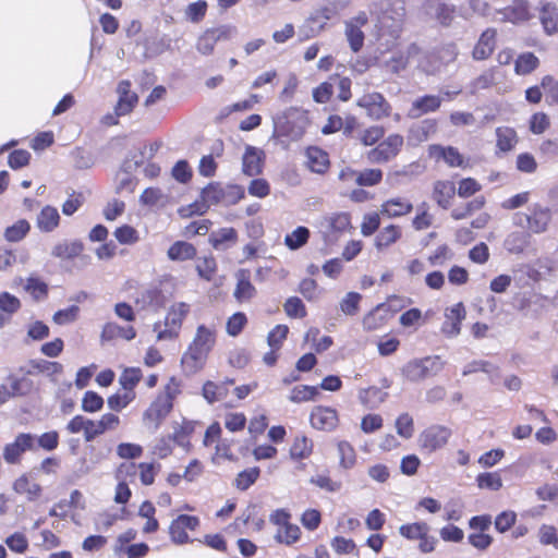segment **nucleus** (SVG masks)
Masks as SVG:
<instances>
[{
    "label": "nucleus",
    "instance_id": "obj_1",
    "mask_svg": "<svg viewBox=\"0 0 558 558\" xmlns=\"http://www.w3.org/2000/svg\"><path fill=\"white\" fill-rule=\"evenodd\" d=\"M217 339L218 329L215 325H198L192 341L181 357L183 369L189 374L202 371L217 344Z\"/></svg>",
    "mask_w": 558,
    "mask_h": 558
},
{
    "label": "nucleus",
    "instance_id": "obj_2",
    "mask_svg": "<svg viewBox=\"0 0 558 558\" xmlns=\"http://www.w3.org/2000/svg\"><path fill=\"white\" fill-rule=\"evenodd\" d=\"M180 383L175 377H170L163 389L155 397L143 413L146 426L157 429L172 412L174 400L180 395Z\"/></svg>",
    "mask_w": 558,
    "mask_h": 558
},
{
    "label": "nucleus",
    "instance_id": "obj_3",
    "mask_svg": "<svg viewBox=\"0 0 558 558\" xmlns=\"http://www.w3.org/2000/svg\"><path fill=\"white\" fill-rule=\"evenodd\" d=\"M143 378L140 367H125L119 376L120 388L107 399L110 410L121 412L137 397L136 387Z\"/></svg>",
    "mask_w": 558,
    "mask_h": 558
},
{
    "label": "nucleus",
    "instance_id": "obj_4",
    "mask_svg": "<svg viewBox=\"0 0 558 558\" xmlns=\"http://www.w3.org/2000/svg\"><path fill=\"white\" fill-rule=\"evenodd\" d=\"M310 124L308 112L298 107H290L274 119L275 134L299 141Z\"/></svg>",
    "mask_w": 558,
    "mask_h": 558
},
{
    "label": "nucleus",
    "instance_id": "obj_5",
    "mask_svg": "<svg viewBox=\"0 0 558 558\" xmlns=\"http://www.w3.org/2000/svg\"><path fill=\"white\" fill-rule=\"evenodd\" d=\"M517 227L526 229L530 233L541 234L548 230L553 221V210L541 203H534L526 213H517L513 217Z\"/></svg>",
    "mask_w": 558,
    "mask_h": 558
},
{
    "label": "nucleus",
    "instance_id": "obj_6",
    "mask_svg": "<svg viewBox=\"0 0 558 558\" xmlns=\"http://www.w3.org/2000/svg\"><path fill=\"white\" fill-rule=\"evenodd\" d=\"M201 197L213 205L233 206L245 197V190L239 184L222 185L220 182L208 183L201 192Z\"/></svg>",
    "mask_w": 558,
    "mask_h": 558
},
{
    "label": "nucleus",
    "instance_id": "obj_7",
    "mask_svg": "<svg viewBox=\"0 0 558 558\" xmlns=\"http://www.w3.org/2000/svg\"><path fill=\"white\" fill-rule=\"evenodd\" d=\"M403 146V136L399 133H391L366 151V159L369 163L374 165L388 163L400 154Z\"/></svg>",
    "mask_w": 558,
    "mask_h": 558
},
{
    "label": "nucleus",
    "instance_id": "obj_8",
    "mask_svg": "<svg viewBox=\"0 0 558 558\" xmlns=\"http://www.w3.org/2000/svg\"><path fill=\"white\" fill-rule=\"evenodd\" d=\"M269 521L277 526L275 541L291 546L300 541L302 532L299 525L291 522V513L286 509H276L271 512Z\"/></svg>",
    "mask_w": 558,
    "mask_h": 558
},
{
    "label": "nucleus",
    "instance_id": "obj_9",
    "mask_svg": "<svg viewBox=\"0 0 558 558\" xmlns=\"http://www.w3.org/2000/svg\"><path fill=\"white\" fill-rule=\"evenodd\" d=\"M356 106L363 109L373 121H381L392 117V106L379 92L363 94L356 101Z\"/></svg>",
    "mask_w": 558,
    "mask_h": 558
},
{
    "label": "nucleus",
    "instance_id": "obj_10",
    "mask_svg": "<svg viewBox=\"0 0 558 558\" xmlns=\"http://www.w3.org/2000/svg\"><path fill=\"white\" fill-rule=\"evenodd\" d=\"M201 526V519L193 514H179L170 521L168 535L174 545H186L194 539L190 537V532H196Z\"/></svg>",
    "mask_w": 558,
    "mask_h": 558
},
{
    "label": "nucleus",
    "instance_id": "obj_11",
    "mask_svg": "<svg viewBox=\"0 0 558 558\" xmlns=\"http://www.w3.org/2000/svg\"><path fill=\"white\" fill-rule=\"evenodd\" d=\"M337 13L336 4L323 5L316 9L300 27L302 40H307L319 35L327 25V22L337 15Z\"/></svg>",
    "mask_w": 558,
    "mask_h": 558
},
{
    "label": "nucleus",
    "instance_id": "obj_12",
    "mask_svg": "<svg viewBox=\"0 0 558 558\" xmlns=\"http://www.w3.org/2000/svg\"><path fill=\"white\" fill-rule=\"evenodd\" d=\"M452 436L445 425L434 424L423 429L418 436V447L423 452L432 453L442 449Z\"/></svg>",
    "mask_w": 558,
    "mask_h": 558
},
{
    "label": "nucleus",
    "instance_id": "obj_13",
    "mask_svg": "<svg viewBox=\"0 0 558 558\" xmlns=\"http://www.w3.org/2000/svg\"><path fill=\"white\" fill-rule=\"evenodd\" d=\"M440 368L441 363L438 356H427L407 363L402 368V375L409 381H421L436 375Z\"/></svg>",
    "mask_w": 558,
    "mask_h": 558
},
{
    "label": "nucleus",
    "instance_id": "obj_14",
    "mask_svg": "<svg viewBox=\"0 0 558 558\" xmlns=\"http://www.w3.org/2000/svg\"><path fill=\"white\" fill-rule=\"evenodd\" d=\"M191 312V305L185 302L173 303L165 317L166 329L160 331L158 339L175 338L182 328L183 322Z\"/></svg>",
    "mask_w": 558,
    "mask_h": 558
},
{
    "label": "nucleus",
    "instance_id": "obj_15",
    "mask_svg": "<svg viewBox=\"0 0 558 558\" xmlns=\"http://www.w3.org/2000/svg\"><path fill=\"white\" fill-rule=\"evenodd\" d=\"M232 33L233 27L230 25L206 28L197 38L196 49L201 54L209 56L214 52L217 43L229 40Z\"/></svg>",
    "mask_w": 558,
    "mask_h": 558
},
{
    "label": "nucleus",
    "instance_id": "obj_16",
    "mask_svg": "<svg viewBox=\"0 0 558 558\" xmlns=\"http://www.w3.org/2000/svg\"><path fill=\"white\" fill-rule=\"evenodd\" d=\"M36 436L31 433H20L14 440L3 447L2 456L8 464H20L26 451L35 449Z\"/></svg>",
    "mask_w": 558,
    "mask_h": 558
},
{
    "label": "nucleus",
    "instance_id": "obj_17",
    "mask_svg": "<svg viewBox=\"0 0 558 558\" xmlns=\"http://www.w3.org/2000/svg\"><path fill=\"white\" fill-rule=\"evenodd\" d=\"M339 421L338 411L331 407L316 405L310 414V423L317 430H335L339 425Z\"/></svg>",
    "mask_w": 558,
    "mask_h": 558
},
{
    "label": "nucleus",
    "instance_id": "obj_18",
    "mask_svg": "<svg viewBox=\"0 0 558 558\" xmlns=\"http://www.w3.org/2000/svg\"><path fill=\"white\" fill-rule=\"evenodd\" d=\"M428 156L436 162L444 161L450 168H464V156L457 147L433 144L428 147Z\"/></svg>",
    "mask_w": 558,
    "mask_h": 558
},
{
    "label": "nucleus",
    "instance_id": "obj_19",
    "mask_svg": "<svg viewBox=\"0 0 558 558\" xmlns=\"http://www.w3.org/2000/svg\"><path fill=\"white\" fill-rule=\"evenodd\" d=\"M466 317V308L463 302H458L447 307L444 313L441 331L448 337H457L461 332L462 322Z\"/></svg>",
    "mask_w": 558,
    "mask_h": 558
},
{
    "label": "nucleus",
    "instance_id": "obj_20",
    "mask_svg": "<svg viewBox=\"0 0 558 558\" xmlns=\"http://www.w3.org/2000/svg\"><path fill=\"white\" fill-rule=\"evenodd\" d=\"M395 312L389 304L380 303L363 317V328L367 331L378 330L385 327Z\"/></svg>",
    "mask_w": 558,
    "mask_h": 558
},
{
    "label": "nucleus",
    "instance_id": "obj_21",
    "mask_svg": "<svg viewBox=\"0 0 558 558\" xmlns=\"http://www.w3.org/2000/svg\"><path fill=\"white\" fill-rule=\"evenodd\" d=\"M131 87L132 84L128 80H123L118 84L117 92L119 98L114 107V113L118 117L131 113L138 102V96L132 92Z\"/></svg>",
    "mask_w": 558,
    "mask_h": 558
},
{
    "label": "nucleus",
    "instance_id": "obj_22",
    "mask_svg": "<svg viewBox=\"0 0 558 558\" xmlns=\"http://www.w3.org/2000/svg\"><path fill=\"white\" fill-rule=\"evenodd\" d=\"M413 210V204L408 197L395 196L384 201L380 214L389 219L408 216Z\"/></svg>",
    "mask_w": 558,
    "mask_h": 558
},
{
    "label": "nucleus",
    "instance_id": "obj_23",
    "mask_svg": "<svg viewBox=\"0 0 558 558\" xmlns=\"http://www.w3.org/2000/svg\"><path fill=\"white\" fill-rule=\"evenodd\" d=\"M497 31L495 28H486L476 41L472 57L474 60L483 61L488 59L496 48Z\"/></svg>",
    "mask_w": 558,
    "mask_h": 558
},
{
    "label": "nucleus",
    "instance_id": "obj_24",
    "mask_svg": "<svg viewBox=\"0 0 558 558\" xmlns=\"http://www.w3.org/2000/svg\"><path fill=\"white\" fill-rule=\"evenodd\" d=\"M236 284L233 292L234 299L239 303L251 301L257 293L256 288L251 281V270L241 268L235 274Z\"/></svg>",
    "mask_w": 558,
    "mask_h": 558
},
{
    "label": "nucleus",
    "instance_id": "obj_25",
    "mask_svg": "<svg viewBox=\"0 0 558 558\" xmlns=\"http://www.w3.org/2000/svg\"><path fill=\"white\" fill-rule=\"evenodd\" d=\"M539 23L544 32L551 36L558 33V5L553 1L541 2L538 8Z\"/></svg>",
    "mask_w": 558,
    "mask_h": 558
},
{
    "label": "nucleus",
    "instance_id": "obj_26",
    "mask_svg": "<svg viewBox=\"0 0 558 558\" xmlns=\"http://www.w3.org/2000/svg\"><path fill=\"white\" fill-rule=\"evenodd\" d=\"M402 235L403 231L401 226L389 223L378 230L374 239V246L377 251L383 252L397 244L402 239Z\"/></svg>",
    "mask_w": 558,
    "mask_h": 558
},
{
    "label": "nucleus",
    "instance_id": "obj_27",
    "mask_svg": "<svg viewBox=\"0 0 558 558\" xmlns=\"http://www.w3.org/2000/svg\"><path fill=\"white\" fill-rule=\"evenodd\" d=\"M456 193L454 182L437 180L433 185L432 197L440 208L448 209L452 205Z\"/></svg>",
    "mask_w": 558,
    "mask_h": 558
},
{
    "label": "nucleus",
    "instance_id": "obj_28",
    "mask_svg": "<svg viewBox=\"0 0 558 558\" xmlns=\"http://www.w3.org/2000/svg\"><path fill=\"white\" fill-rule=\"evenodd\" d=\"M306 166L315 173L325 174L330 168L329 155L317 146H310L305 150Z\"/></svg>",
    "mask_w": 558,
    "mask_h": 558
},
{
    "label": "nucleus",
    "instance_id": "obj_29",
    "mask_svg": "<svg viewBox=\"0 0 558 558\" xmlns=\"http://www.w3.org/2000/svg\"><path fill=\"white\" fill-rule=\"evenodd\" d=\"M125 468L126 470H138L140 482L143 486H151L155 483L156 476L161 470V464L159 462H140L135 463H122L119 470Z\"/></svg>",
    "mask_w": 558,
    "mask_h": 558
},
{
    "label": "nucleus",
    "instance_id": "obj_30",
    "mask_svg": "<svg viewBox=\"0 0 558 558\" xmlns=\"http://www.w3.org/2000/svg\"><path fill=\"white\" fill-rule=\"evenodd\" d=\"M262 151L255 147L248 146L243 155L242 170L248 177H256L262 173L264 159Z\"/></svg>",
    "mask_w": 558,
    "mask_h": 558
},
{
    "label": "nucleus",
    "instance_id": "obj_31",
    "mask_svg": "<svg viewBox=\"0 0 558 558\" xmlns=\"http://www.w3.org/2000/svg\"><path fill=\"white\" fill-rule=\"evenodd\" d=\"M13 490L19 495H24L28 501L37 500L43 493L41 486L32 481L27 474H22L13 482Z\"/></svg>",
    "mask_w": 558,
    "mask_h": 558
},
{
    "label": "nucleus",
    "instance_id": "obj_32",
    "mask_svg": "<svg viewBox=\"0 0 558 558\" xmlns=\"http://www.w3.org/2000/svg\"><path fill=\"white\" fill-rule=\"evenodd\" d=\"M441 106V98L437 95H424L412 102L410 116L418 118L423 114L435 112Z\"/></svg>",
    "mask_w": 558,
    "mask_h": 558
},
{
    "label": "nucleus",
    "instance_id": "obj_33",
    "mask_svg": "<svg viewBox=\"0 0 558 558\" xmlns=\"http://www.w3.org/2000/svg\"><path fill=\"white\" fill-rule=\"evenodd\" d=\"M197 255V248L194 244L186 241H175L167 252V256L172 262L192 260Z\"/></svg>",
    "mask_w": 558,
    "mask_h": 558
},
{
    "label": "nucleus",
    "instance_id": "obj_34",
    "mask_svg": "<svg viewBox=\"0 0 558 558\" xmlns=\"http://www.w3.org/2000/svg\"><path fill=\"white\" fill-rule=\"evenodd\" d=\"M21 308V301L9 292L0 293V329L3 328Z\"/></svg>",
    "mask_w": 558,
    "mask_h": 558
},
{
    "label": "nucleus",
    "instance_id": "obj_35",
    "mask_svg": "<svg viewBox=\"0 0 558 558\" xmlns=\"http://www.w3.org/2000/svg\"><path fill=\"white\" fill-rule=\"evenodd\" d=\"M136 337V330L133 326L122 327L117 323H107L104 325L101 330V339L111 341L118 338L124 340H133Z\"/></svg>",
    "mask_w": 558,
    "mask_h": 558
},
{
    "label": "nucleus",
    "instance_id": "obj_36",
    "mask_svg": "<svg viewBox=\"0 0 558 558\" xmlns=\"http://www.w3.org/2000/svg\"><path fill=\"white\" fill-rule=\"evenodd\" d=\"M504 15L507 21L513 24L527 22L532 17L530 4L526 0L517 1L512 5L505 8Z\"/></svg>",
    "mask_w": 558,
    "mask_h": 558
},
{
    "label": "nucleus",
    "instance_id": "obj_37",
    "mask_svg": "<svg viewBox=\"0 0 558 558\" xmlns=\"http://www.w3.org/2000/svg\"><path fill=\"white\" fill-rule=\"evenodd\" d=\"M386 130L380 124H371L355 135L356 141L364 147H374L384 138Z\"/></svg>",
    "mask_w": 558,
    "mask_h": 558
},
{
    "label": "nucleus",
    "instance_id": "obj_38",
    "mask_svg": "<svg viewBox=\"0 0 558 558\" xmlns=\"http://www.w3.org/2000/svg\"><path fill=\"white\" fill-rule=\"evenodd\" d=\"M518 142V134L513 128L498 126L496 129V147L498 151L508 153L515 147Z\"/></svg>",
    "mask_w": 558,
    "mask_h": 558
},
{
    "label": "nucleus",
    "instance_id": "obj_39",
    "mask_svg": "<svg viewBox=\"0 0 558 558\" xmlns=\"http://www.w3.org/2000/svg\"><path fill=\"white\" fill-rule=\"evenodd\" d=\"M388 393L377 386H369L359 391V400L367 409L379 407L387 399Z\"/></svg>",
    "mask_w": 558,
    "mask_h": 558
},
{
    "label": "nucleus",
    "instance_id": "obj_40",
    "mask_svg": "<svg viewBox=\"0 0 558 558\" xmlns=\"http://www.w3.org/2000/svg\"><path fill=\"white\" fill-rule=\"evenodd\" d=\"M60 222V215L56 207L45 206L37 216V227L43 232L53 231Z\"/></svg>",
    "mask_w": 558,
    "mask_h": 558
},
{
    "label": "nucleus",
    "instance_id": "obj_41",
    "mask_svg": "<svg viewBox=\"0 0 558 558\" xmlns=\"http://www.w3.org/2000/svg\"><path fill=\"white\" fill-rule=\"evenodd\" d=\"M485 205L486 197L480 195L469 201L463 206L452 209L450 216L453 220H463L472 216L475 211L482 210Z\"/></svg>",
    "mask_w": 558,
    "mask_h": 558
},
{
    "label": "nucleus",
    "instance_id": "obj_42",
    "mask_svg": "<svg viewBox=\"0 0 558 558\" xmlns=\"http://www.w3.org/2000/svg\"><path fill=\"white\" fill-rule=\"evenodd\" d=\"M84 245L81 241H64L56 244L51 254L61 259H73L82 254Z\"/></svg>",
    "mask_w": 558,
    "mask_h": 558
},
{
    "label": "nucleus",
    "instance_id": "obj_43",
    "mask_svg": "<svg viewBox=\"0 0 558 558\" xmlns=\"http://www.w3.org/2000/svg\"><path fill=\"white\" fill-rule=\"evenodd\" d=\"M539 66V59L533 52H523L514 60V72L518 75H529Z\"/></svg>",
    "mask_w": 558,
    "mask_h": 558
},
{
    "label": "nucleus",
    "instance_id": "obj_44",
    "mask_svg": "<svg viewBox=\"0 0 558 558\" xmlns=\"http://www.w3.org/2000/svg\"><path fill=\"white\" fill-rule=\"evenodd\" d=\"M310 238V229L304 226H299L292 232L286 234L284 245L291 251H296L306 245Z\"/></svg>",
    "mask_w": 558,
    "mask_h": 558
},
{
    "label": "nucleus",
    "instance_id": "obj_45",
    "mask_svg": "<svg viewBox=\"0 0 558 558\" xmlns=\"http://www.w3.org/2000/svg\"><path fill=\"white\" fill-rule=\"evenodd\" d=\"M62 371L63 366L59 362H52L47 360H31L28 363V369L26 374L35 375L43 373L47 375H54L62 373Z\"/></svg>",
    "mask_w": 558,
    "mask_h": 558
},
{
    "label": "nucleus",
    "instance_id": "obj_46",
    "mask_svg": "<svg viewBox=\"0 0 558 558\" xmlns=\"http://www.w3.org/2000/svg\"><path fill=\"white\" fill-rule=\"evenodd\" d=\"M497 68L493 66L483 71L477 77L471 82L472 93H477L483 89H488L498 83Z\"/></svg>",
    "mask_w": 558,
    "mask_h": 558
},
{
    "label": "nucleus",
    "instance_id": "obj_47",
    "mask_svg": "<svg viewBox=\"0 0 558 558\" xmlns=\"http://www.w3.org/2000/svg\"><path fill=\"white\" fill-rule=\"evenodd\" d=\"M313 441L304 435L296 436L290 447L291 458L302 460L308 458L313 452Z\"/></svg>",
    "mask_w": 558,
    "mask_h": 558
},
{
    "label": "nucleus",
    "instance_id": "obj_48",
    "mask_svg": "<svg viewBox=\"0 0 558 558\" xmlns=\"http://www.w3.org/2000/svg\"><path fill=\"white\" fill-rule=\"evenodd\" d=\"M195 268H196L197 275L202 279H204L206 281H211V280H214V278L217 274L218 265H217L216 258L210 254L207 256L198 257Z\"/></svg>",
    "mask_w": 558,
    "mask_h": 558
},
{
    "label": "nucleus",
    "instance_id": "obj_49",
    "mask_svg": "<svg viewBox=\"0 0 558 558\" xmlns=\"http://www.w3.org/2000/svg\"><path fill=\"white\" fill-rule=\"evenodd\" d=\"M229 393L226 385L217 384L213 380H207L202 387V395L208 403H215L225 399Z\"/></svg>",
    "mask_w": 558,
    "mask_h": 558
},
{
    "label": "nucleus",
    "instance_id": "obj_50",
    "mask_svg": "<svg viewBox=\"0 0 558 558\" xmlns=\"http://www.w3.org/2000/svg\"><path fill=\"white\" fill-rule=\"evenodd\" d=\"M31 231V225L26 219H20L5 228L3 236L8 242L22 241Z\"/></svg>",
    "mask_w": 558,
    "mask_h": 558
},
{
    "label": "nucleus",
    "instance_id": "obj_51",
    "mask_svg": "<svg viewBox=\"0 0 558 558\" xmlns=\"http://www.w3.org/2000/svg\"><path fill=\"white\" fill-rule=\"evenodd\" d=\"M319 395L316 386L298 385L291 389L289 400L293 403L314 401Z\"/></svg>",
    "mask_w": 558,
    "mask_h": 558
},
{
    "label": "nucleus",
    "instance_id": "obj_52",
    "mask_svg": "<svg viewBox=\"0 0 558 558\" xmlns=\"http://www.w3.org/2000/svg\"><path fill=\"white\" fill-rule=\"evenodd\" d=\"M195 432V422L190 420H183L181 424H179L171 436L172 440L179 446H187L190 445L191 437Z\"/></svg>",
    "mask_w": 558,
    "mask_h": 558
},
{
    "label": "nucleus",
    "instance_id": "obj_53",
    "mask_svg": "<svg viewBox=\"0 0 558 558\" xmlns=\"http://www.w3.org/2000/svg\"><path fill=\"white\" fill-rule=\"evenodd\" d=\"M236 456L232 450V440L227 438L220 439L216 447L215 452L211 457V461L215 464H219L222 461H236Z\"/></svg>",
    "mask_w": 558,
    "mask_h": 558
},
{
    "label": "nucleus",
    "instance_id": "obj_54",
    "mask_svg": "<svg viewBox=\"0 0 558 558\" xmlns=\"http://www.w3.org/2000/svg\"><path fill=\"white\" fill-rule=\"evenodd\" d=\"M238 238V231L233 227H228L213 232L209 236V242L214 248H219L225 243H236Z\"/></svg>",
    "mask_w": 558,
    "mask_h": 558
},
{
    "label": "nucleus",
    "instance_id": "obj_55",
    "mask_svg": "<svg viewBox=\"0 0 558 558\" xmlns=\"http://www.w3.org/2000/svg\"><path fill=\"white\" fill-rule=\"evenodd\" d=\"M339 453V464L341 468L349 470L356 463V452L354 447L347 440H341L337 445Z\"/></svg>",
    "mask_w": 558,
    "mask_h": 558
},
{
    "label": "nucleus",
    "instance_id": "obj_56",
    "mask_svg": "<svg viewBox=\"0 0 558 558\" xmlns=\"http://www.w3.org/2000/svg\"><path fill=\"white\" fill-rule=\"evenodd\" d=\"M331 232L343 233L352 229L351 215L349 213H335L327 218Z\"/></svg>",
    "mask_w": 558,
    "mask_h": 558
},
{
    "label": "nucleus",
    "instance_id": "obj_57",
    "mask_svg": "<svg viewBox=\"0 0 558 558\" xmlns=\"http://www.w3.org/2000/svg\"><path fill=\"white\" fill-rule=\"evenodd\" d=\"M399 533L407 539L417 541L429 533V526L425 522L407 523L399 527Z\"/></svg>",
    "mask_w": 558,
    "mask_h": 558
},
{
    "label": "nucleus",
    "instance_id": "obj_58",
    "mask_svg": "<svg viewBox=\"0 0 558 558\" xmlns=\"http://www.w3.org/2000/svg\"><path fill=\"white\" fill-rule=\"evenodd\" d=\"M259 475L260 470L257 466L245 469L236 475L234 486L239 490H246L257 481Z\"/></svg>",
    "mask_w": 558,
    "mask_h": 558
},
{
    "label": "nucleus",
    "instance_id": "obj_59",
    "mask_svg": "<svg viewBox=\"0 0 558 558\" xmlns=\"http://www.w3.org/2000/svg\"><path fill=\"white\" fill-rule=\"evenodd\" d=\"M283 311L289 318H304L307 310L299 296H290L283 303Z\"/></svg>",
    "mask_w": 558,
    "mask_h": 558
},
{
    "label": "nucleus",
    "instance_id": "obj_60",
    "mask_svg": "<svg viewBox=\"0 0 558 558\" xmlns=\"http://www.w3.org/2000/svg\"><path fill=\"white\" fill-rule=\"evenodd\" d=\"M384 172L379 168H366L359 171L356 184L359 186H375L383 181Z\"/></svg>",
    "mask_w": 558,
    "mask_h": 558
},
{
    "label": "nucleus",
    "instance_id": "obj_61",
    "mask_svg": "<svg viewBox=\"0 0 558 558\" xmlns=\"http://www.w3.org/2000/svg\"><path fill=\"white\" fill-rule=\"evenodd\" d=\"M248 323L247 316L243 312L232 314L226 323V332L230 337H238Z\"/></svg>",
    "mask_w": 558,
    "mask_h": 558
},
{
    "label": "nucleus",
    "instance_id": "obj_62",
    "mask_svg": "<svg viewBox=\"0 0 558 558\" xmlns=\"http://www.w3.org/2000/svg\"><path fill=\"white\" fill-rule=\"evenodd\" d=\"M551 125L550 118L543 111L535 112L529 120V130L535 135L545 133Z\"/></svg>",
    "mask_w": 558,
    "mask_h": 558
},
{
    "label": "nucleus",
    "instance_id": "obj_63",
    "mask_svg": "<svg viewBox=\"0 0 558 558\" xmlns=\"http://www.w3.org/2000/svg\"><path fill=\"white\" fill-rule=\"evenodd\" d=\"M395 426L397 434L404 439H410L414 435V420L408 412L401 413L396 418Z\"/></svg>",
    "mask_w": 558,
    "mask_h": 558
},
{
    "label": "nucleus",
    "instance_id": "obj_64",
    "mask_svg": "<svg viewBox=\"0 0 558 558\" xmlns=\"http://www.w3.org/2000/svg\"><path fill=\"white\" fill-rule=\"evenodd\" d=\"M476 483L480 488L499 490L502 487V478L499 472H484L477 475Z\"/></svg>",
    "mask_w": 558,
    "mask_h": 558
}]
</instances>
